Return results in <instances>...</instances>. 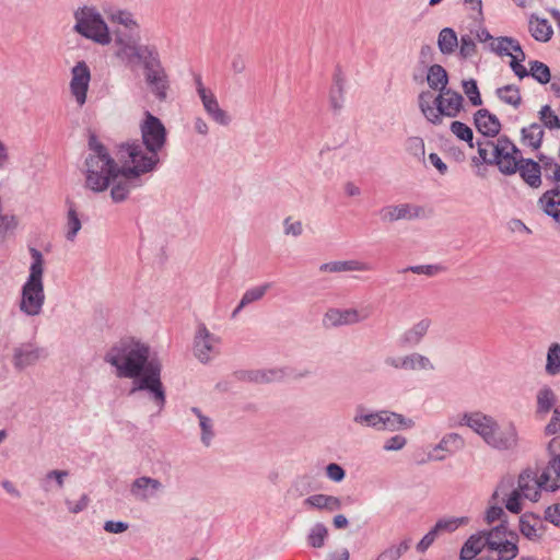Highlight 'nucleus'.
Instances as JSON below:
<instances>
[{
    "instance_id": "19",
    "label": "nucleus",
    "mask_w": 560,
    "mask_h": 560,
    "mask_svg": "<svg viewBox=\"0 0 560 560\" xmlns=\"http://www.w3.org/2000/svg\"><path fill=\"white\" fill-rule=\"evenodd\" d=\"M44 354L35 343L25 342L14 348L13 364L18 370L34 365Z\"/></svg>"
},
{
    "instance_id": "3",
    "label": "nucleus",
    "mask_w": 560,
    "mask_h": 560,
    "mask_svg": "<svg viewBox=\"0 0 560 560\" xmlns=\"http://www.w3.org/2000/svg\"><path fill=\"white\" fill-rule=\"evenodd\" d=\"M30 253L32 264L30 266L27 280L22 287L19 307L20 311L27 316H37L42 313L45 303L43 282L44 257L36 248H31Z\"/></svg>"
},
{
    "instance_id": "10",
    "label": "nucleus",
    "mask_w": 560,
    "mask_h": 560,
    "mask_svg": "<svg viewBox=\"0 0 560 560\" xmlns=\"http://www.w3.org/2000/svg\"><path fill=\"white\" fill-rule=\"evenodd\" d=\"M490 49L498 56L511 57L510 67L517 78L524 79L525 77H528L526 67L522 65L525 60V52L523 51L518 40L508 36L498 37L495 40L490 43Z\"/></svg>"
},
{
    "instance_id": "9",
    "label": "nucleus",
    "mask_w": 560,
    "mask_h": 560,
    "mask_svg": "<svg viewBox=\"0 0 560 560\" xmlns=\"http://www.w3.org/2000/svg\"><path fill=\"white\" fill-rule=\"evenodd\" d=\"M547 453L548 463L539 474L537 472V477L544 491L556 492L560 489V436L550 440Z\"/></svg>"
},
{
    "instance_id": "59",
    "label": "nucleus",
    "mask_w": 560,
    "mask_h": 560,
    "mask_svg": "<svg viewBox=\"0 0 560 560\" xmlns=\"http://www.w3.org/2000/svg\"><path fill=\"white\" fill-rule=\"evenodd\" d=\"M440 530L436 529V525H434L429 533H427L423 538L419 541L417 545V550L419 552H424L436 539L439 536Z\"/></svg>"
},
{
    "instance_id": "4",
    "label": "nucleus",
    "mask_w": 560,
    "mask_h": 560,
    "mask_svg": "<svg viewBox=\"0 0 560 560\" xmlns=\"http://www.w3.org/2000/svg\"><path fill=\"white\" fill-rule=\"evenodd\" d=\"M480 161L487 164H495L501 173L512 175L517 172V164L522 163V152L505 136L495 140L477 142Z\"/></svg>"
},
{
    "instance_id": "60",
    "label": "nucleus",
    "mask_w": 560,
    "mask_h": 560,
    "mask_svg": "<svg viewBox=\"0 0 560 560\" xmlns=\"http://www.w3.org/2000/svg\"><path fill=\"white\" fill-rule=\"evenodd\" d=\"M544 517L557 527H560V503H555L546 508Z\"/></svg>"
},
{
    "instance_id": "20",
    "label": "nucleus",
    "mask_w": 560,
    "mask_h": 560,
    "mask_svg": "<svg viewBox=\"0 0 560 560\" xmlns=\"http://www.w3.org/2000/svg\"><path fill=\"white\" fill-rule=\"evenodd\" d=\"M113 187L110 190V197L115 202H121L127 199L131 188L141 185L139 177L133 174H127V170L121 168L119 176L112 180Z\"/></svg>"
},
{
    "instance_id": "56",
    "label": "nucleus",
    "mask_w": 560,
    "mask_h": 560,
    "mask_svg": "<svg viewBox=\"0 0 560 560\" xmlns=\"http://www.w3.org/2000/svg\"><path fill=\"white\" fill-rule=\"evenodd\" d=\"M459 44V54L463 58H470L477 51V46L474 39L469 35H463L460 37Z\"/></svg>"
},
{
    "instance_id": "37",
    "label": "nucleus",
    "mask_w": 560,
    "mask_h": 560,
    "mask_svg": "<svg viewBox=\"0 0 560 560\" xmlns=\"http://www.w3.org/2000/svg\"><path fill=\"white\" fill-rule=\"evenodd\" d=\"M438 46L442 54H453L458 46V38L455 31L451 27L443 28L438 37Z\"/></svg>"
},
{
    "instance_id": "64",
    "label": "nucleus",
    "mask_w": 560,
    "mask_h": 560,
    "mask_svg": "<svg viewBox=\"0 0 560 560\" xmlns=\"http://www.w3.org/2000/svg\"><path fill=\"white\" fill-rule=\"evenodd\" d=\"M284 231L285 234H291L293 236H299L302 234V223L300 221L291 222V219L288 218L284 221Z\"/></svg>"
},
{
    "instance_id": "23",
    "label": "nucleus",
    "mask_w": 560,
    "mask_h": 560,
    "mask_svg": "<svg viewBox=\"0 0 560 560\" xmlns=\"http://www.w3.org/2000/svg\"><path fill=\"white\" fill-rule=\"evenodd\" d=\"M161 488L162 485L159 480L150 477H140L132 482L130 491L137 499L145 501L153 497Z\"/></svg>"
},
{
    "instance_id": "54",
    "label": "nucleus",
    "mask_w": 560,
    "mask_h": 560,
    "mask_svg": "<svg viewBox=\"0 0 560 560\" xmlns=\"http://www.w3.org/2000/svg\"><path fill=\"white\" fill-rule=\"evenodd\" d=\"M451 131L460 140L468 142L470 148H474L472 143V130L466 124L462 121H453L451 124Z\"/></svg>"
},
{
    "instance_id": "53",
    "label": "nucleus",
    "mask_w": 560,
    "mask_h": 560,
    "mask_svg": "<svg viewBox=\"0 0 560 560\" xmlns=\"http://www.w3.org/2000/svg\"><path fill=\"white\" fill-rule=\"evenodd\" d=\"M463 91L474 106L482 104V100L477 86V82L474 79L463 81Z\"/></svg>"
},
{
    "instance_id": "17",
    "label": "nucleus",
    "mask_w": 560,
    "mask_h": 560,
    "mask_svg": "<svg viewBox=\"0 0 560 560\" xmlns=\"http://www.w3.org/2000/svg\"><path fill=\"white\" fill-rule=\"evenodd\" d=\"M118 49L117 56L126 61L127 63H137L142 62L143 67L145 66V61L153 58L158 52L153 48L149 46H138L136 44H127L121 39L117 40Z\"/></svg>"
},
{
    "instance_id": "18",
    "label": "nucleus",
    "mask_w": 560,
    "mask_h": 560,
    "mask_svg": "<svg viewBox=\"0 0 560 560\" xmlns=\"http://www.w3.org/2000/svg\"><path fill=\"white\" fill-rule=\"evenodd\" d=\"M524 499L537 502L544 489L540 486L537 472L532 469L523 470L517 478V488Z\"/></svg>"
},
{
    "instance_id": "5",
    "label": "nucleus",
    "mask_w": 560,
    "mask_h": 560,
    "mask_svg": "<svg viewBox=\"0 0 560 560\" xmlns=\"http://www.w3.org/2000/svg\"><path fill=\"white\" fill-rule=\"evenodd\" d=\"M463 421L494 448L509 450L516 445L515 429L513 427L500 429L491 417L472 412L464 415Z\"/></svg>"
},
{
    "instance_id": "27",
    "label": "nucleus",
    "mask_w": 560,
    "mask_h": 560,
    "mask_svg": "<svg viewBox=\"0 0 560 560\" xmlns=\"http://www.w3.org/2000/svg\"><path fill=\"white\" fill-rule=\"evenodd\" d=\"M420 211L421 210L417 207H412L408 203H402L398 206L386 207L382 209L381 214L383 219L396 221L400 219H411L418 217Z\"/></svg>"
},
{
    "instance_id": "2",
    "label": "nucleus",
    "mask_w": 560,
    "mask_h": 560,
    "mask_svg": "<svg viewBox=\"0 0 560 560\" xmlns=\"http://www.w3.org/2000/svg\"><path fill=\"white\" fill-rule=\"evenodd\" d=\"M84 167L85 186L94 192L105 191L121 172V167L94 133H90L89 137V153Z\"/></svg>"
},
{
    "instance_id": "48",
    "label": "nucleus",
    "mask_w": 560,
    "mask_h": 560,
    "mask_svg": "<svg viewBox=\"0 0 560 560\" xmlns=\"http://www.w3.org/2000/svg\"><path fill=\"white\" fill-rule=\"evenodd\" d=\"M410 547V539L393 545L382 551L375 560H398Z\"/></svg>"
},
{
    "instance_id": "61",
    "label": "nucleus",
    "mask_w": 560,
    "mask_h": 560,
    "mask_svg": "<svg viewBox=\"0 0 560 560\" xmlns=\"http://www.w3.org/2000/svg\"><path fill=\"white\" fill-rule=\"evenodd\" d=\"M547 435L560 436V410L556 408L549 423L545 428Z\"/></svg>"
},
{
    "instance_id": "11",
    "label": "nucleus",
    "mask_w": 560,
    "mask_h": 560,
    "mask_svg": "<svg viewBox=\"0 0 560 560\" xmlns=\"http://www.w3.org/2000/svg\"><path fill=\"white\" fill-rule=\"evenodd\" d=\"M144 116V120L140 124L141 143L159 153L166 142V129L150 112H145Z\"/></svg>"
},
{
    "instance_id": "51",
    "label": "nucleus",
    "mask_w": 560,
    "mask_h": 560,
    "mask_svg": "<svg viewBox=\"0 0 560 560\" xmlns=\"http://www.w3.org/2000/svg\"><path fill=\"white\" fill-rule=\"evenodd\" d=\"M483 535L486 546L491 550L498 549L501 546L502 541L508 540L505 536V529L501 527H495L494 529Z\"/></svg>"
},
{
    "instance_id": "7",
    "label": "nucleus",
    "mask_w": 560,
    "mask_h": 560,
    "mask_svg": "<svg viewBox=\"0 0 560 560\" xmlns=\"http://www.w3.org/2000/svg\"><path fill=\"white\" fill-rule=\"evenodd\" d=\"M121 168L127 170V174L140 176L152 172L160 163L159 153L144 147L139 141L121 143L117 152Z\"/></svg>"
},
{
    "instance_id": "43",
    "label": "nucleus",
    "mask_w": 560,
    "mask_h": 560,
    "mask_svg": "<svg viewBox=\"0 0 560 560\" xmlns=\"http://www.w3.org/2000/svg\"><path fill=\"white\" fill-rule=\"evenodd\" d=\"M434 366L429 360V358L413 352L408 355H405V370L415 371V370H433Z\"/></svg>"
},
{
    "instance_id": "58",
    "label": "nucleus",
    "mask_w": 560,
    "mask_h": 560,
    "mask_svg": "<svg viewBox=\"0 0 560 560\" xmlns=\"http://www.w3.org/2000/svg\"><path fill=\"white\" fill-rule=\"evenodd\" d=\"M523 498L522 493L517 490V489H514L508 497L506 501H505V508L511 512V513H515V514H518L523 506H522V502H521V499Z\"/></svg>"
},
{
    "instance_id": "22",
    "label": "nucleus",
    "mask_w": 560,
    "mask_h": 560,
    "mask_svg": "<svg viewBox=\"0 0 560 560\" xmlns=\"http://www.w3.org/2000/svg\"><path fill=\"white\" fill-rule=\"evenodd\" d=\"M475 125L477 130L487 137H495L501 129V124L497 116L487 109H479L475 114Z\"/></svg>"
},
{
    "instance_id": "44",
    "label": "nucleus",
    "mask_w": 560,
    "mask_h": 560,
    "mask_svg": "<svg viewBox=\"0 0 560 560\" xmlns=\"http://www.w3.org/2000/svg\"><path fill=\"white\" fill-rule=\"evenodd\" d=\"M546 373L555 376L560 373V345L555 342L548 349Z\"/></svg>"
},
{
    "instance_id": "21",
    "label": "nucleus",
    "mask_w": 560,
    "mask_h": 560,
    "mask_svg": "<svg viewBox=\"0 0 560 560\" xmlns=\"http://www.w3.org/2000/svg\"><path fill=\"white\" fill-rule=\"evenodd\" d=\"M431 327L430 318H422L416 324H413L409 329H407L399 338V345L405 348L416 347L419 345L429 328Z\"/></svg>"
},
{
    "instance_id": "28",
    "label": "nucleus",
    "mask_w": 560,
    "mask_h": 560,
    "mask_svg": "<svg viewBox=\"0 0 560 560\" xmlns=\"http://www.w3.org/2000/svg\"><path fill=\"white\" fill-rule=\"evenodd\" d=\"M412 427L413 421L411 419L405 418L400 413L383 410L381 430L394 432L402 429H409Z\"/></svg>"
},
{
    "instance_id": "39",
    "label": "nucleus",
    "mask_w": 560,
    "mask_h": 560,
    "mask_svg": "<svg viewBox=\"0 0 560 560\" xmlns=\"http://www.w3.org/2000/svg\"><path fill=\"white\" fill-rule=\"evenodd\" d=\"M354 422L364 424L366 427L381 430L383 420V410L377 412H365L364 408L360 407L357 409V413L353 418Z\"/></svg>"
},
{
    "instance_id": "16",
    "label": "nucleus",
    "mask_w": 560,
    "mask_h": 560,
    "mask_svg": "<svg viewBox=\"0 0 560 560\" xmlns=\"http://www.w3.org/2000/svg\"><path fill=\"white\" fill-rule=\"evenodd\" d=\"M220 338L210 334L205 325H200L195 337V354L201 362H208L219 353Z\"/></svg>"
},
{
    "instance_id": "13",
    "label": "nucleus",
    "mask_w": 560,
    "mask_h": 560,
    "mask_svg": "<svg viewBox=\"0 0 560 560\" xmlns=\"http://www.w3.org/2000/svg\"><path fill=\"white\" fill-rule=\"evenodd\" d=\"M371 308L363 306L360 308H330L324 316V324L327 327H337L343 325H353L366 320L371 316Z\"/></svg>"
},
{
    "instance_id": "31",
    "label": "nucleus",
    "mask_w": 560,
    "mask_h": 560,
    "mask_svg": "<svg viewBox=\"0 0 560 560\" xmlns=\"http://www.w3.org/2000/svg\"><path fill=\"white\" fill-rule=\"evenodd\" d=\"M485 547L486 541L483 534L471 535L462 547L460 559L472 560L477 555H479Z\"/></svg>"
},
{
    "instance_id": "49",
    "label": "nucleus",
    "mask_w": 560,
    "mask_h": 560,
    "mask_svg": "<svg viewBox=\"0 0 560 560\" xmlns=\"http://www.w3.org/2000/svg\"><path fill=\"white\" fill-rule=\"evenodd\" d=\"M469 523V517L460 516V517H446L439 520L435 525L436 529L440 533H453L457 528L465 526Z\"/></svg>"
},
{
    "instance_id": "8",
    "label": "nucleus",
    "mask_w": 560,
    "mask_h": 560,
    "mask_svg": "<svg viewBox=\"0 0 560 560\" xmlns=\"http://www.w3.org/2000/svg\"><path fill=\"white\" fill-rule=\"evenodd\" d=\"M75 30L94 42L106 45L110 42L108 27L101 14L92 8H83L75 13Z\"/></svg>"
},
{
    "instance_id": "15",
    "label": "nucleus",
    "mask_w": 560,
    "mask_h": 560,
    "mask_svg": "<svg viewBox=\"0 0 560 560\" xmlns=\"http://www.w3.org/2000/svg\"><path fill=\"white\" fill-rule=\"evenodd\" d=\"M197 93L199 97L201 98L202 105L205 107V110L207 114L218 124L220 125H228L230 121V118L228 114L220 108L218 100L215 95L212 93L211 90L206 89L201 77L197 75L195 78Z\"/></svg>"
},
{
    "instance_id": "26",
    "label": "nucleus",
    "mask_w": 560,
    "mask_h": 560,
    "mask_svg": "<svg viewBox=\"0 0 560 560\" xmlns=\"http://www.w3.org/2000/svg\"><path fill=\"white\" fill-rule=\"evenodd\" d=\"M319 269L324 272L370 271L373 266L361 260H345L323 264Z\"/></svg>"
},
{
    "instance_id": "45",
    "label": "nucleus",
    "mask_w": 560,
    "mask_h": 560,
    "mask_svg": "<svg viewBox=\"0 0 560 560\" xmlns=\"http://www.w3.org/2000/svg\"><path fill=\"white\" fill-rule=\"evenodd\" d=\"M528 75H532L540 84H547L551 80L549 67L538 60L529 62Z\"/></svg>"
},
{
    "instance_id": "50",
    "label": "nucleus",
    "mask_w": 560,
    "mask_h": 560,
    "mask_svg": "<svg viewBox=\"0 0 560 560\" xmlns=\"http://www.w3.org/2000/svg\"><path fill=\"white\" fill-rule=\"evenodd\" d=\"M539 119L548 129H560V118L549 105H544L539 110Z\"/></svg>"
},
{
    "instance_id": "38",
    "label": "nucleus",
    "mask_w": 560,
    "mask_h": 560,
    "mask_svg": "<svg viewBox=\"0 0 560 560\" xmlns=\"http://www.w3.org/2000/svg\"><path fill=\"white\" fill-rule=\"evenodd\" d=\"M556 404V395L550 387H544L537 393V413L545 417Z\"/></svg>"
},
{
    "instance_id": "36",
    "label": "nucleus",
    "mask_w": 560,
    "mask_h": 560,
    "mask_svg": "<svg viewBox=\"0 0 560 560\" xmlns=\"http://www.w3.org/2000/svg\"><path fill=\"white\" fill-rule=\"evenodd\" d=\"M544 135L545 132L542 127L537 122H534L522 129L524 144L530 147L534 150L540 148Z\"/></svg>"
},
{
    "instance_id": "24",
    "label": "nucleus",
    "mask_w": 560,
    "mask_h": 560,
    "mask_svg": "<svg viewBox=\"0 0 560 560\" xmlns=\"http://www.w3.org/2000/svg\"><path fill=\"white\" fill-rule=\"evenodd\" d=\"M346 79L341 70H336L329 91V104L335 113H339L345 104Z\"/></svg>"
},
{
    "instance_id": "29",
    "label": "nucleus",
    "mask_w": 560,
    "mask_h": 560,
    "mask_svg": "<svg viewBox=\"0 0 560 560\" xmlns=\"http://www.w3.org/2000/svg\"><path fill=\"white\" fill-rule=\"evenodd\" d=\"M304 504L317 510H326L329 512L341 509V501L339 498L327 494H313L304 500Z\"/></svg>"
},
{
    "instance_id": "30",
    "label": "nucleus",
    "mask_w": 560,
    "mask_h": 560,
    "mask_svg": "<svg viewBox=\"0 0 560 560\" xmlns=\"http://www.w3.org/2000/svg\"><path fill=\"white\" fill-rule=\"evenodd\" d=\"M544 211L560 223V190L546 191L539 199Z\"/></svg>"
},
{
    "instance_id": "32",
    "label": "nucleus",
    "mask_w": 560,
    "mask_h": 560,
    "mask_svg": "<svg viewBox=\"0 0 560 560\" xmlns=\"http://www.w3.org/2000/svg\"><path fill=\"white\" fill-rule=\"evenodd\" d=\"M529 31L532 36L539 42H548L552 36V27L546 19L532 15L529 19Z\"/></svg>"
},
{
    "instance_id": "1",
    "label": "nucleus",
    "mask_w": 560,
    "mask_h": 560,
    "mask_svg": "<svg viewBox=\"0 0 560 560\" xmlns=\"http://www.w3.org/2000/svg\"><path fill=\"white\" fill-rule=\"evenodd\" d=\"M150 358L148 346L133 340H121L105 354V361L116 368L118 377L133 378L130 393L148 390L162 409L165 405V390L161 382V363Z\"/></svg>"
},
{
    "instance_id": "35",
    "label": "nucleus",
    "mask_w": 560,
    "mask_h": 560,
    "mask_svg": "<svg viewBox=\"0 0 560 560\" xmlns=\"http://www.w3.org/2000/svg\"><path fill=\"white\" fill-rule=\"evenodd\" d=\"M68 212H67V223H66V238L68 241H74L78 232L81 230V221L79 219V214L75 208V205L71 200H67Z\"/></svg>"
},
{
    "instance_id": "62",
    "label": "nucleus",
    "mask_w": 560,
    "mask_h": 560,
    "mask_svg": "<svg viewBox=\"0 0 560 560\" xmlns=\"http://www.w3.org/2000/svg\"><path fill=\"white\" fill-rule=\"evenodd\" d=\"M407 443V440L402 435H395L389 438L386 443L384 444L385 451H399L401 450Z\"/></svg>"
},
{
    "instance_id": "52",
    "label": "nucleus",
    "mask_w": 560,
    "mask_h": 560,
    "mask_svg": "<svg viewBox=\"0 0 560 560\" xmlns=\"http://www.w3.org/2000/svg\"><path fill=\"white\" fill-rule=\"evenodd\" d=\"M191 411L199 418L200 428L202 430L201 440L203 444L209 445L213 435V432L211 430V420L208 417L203 416L201 411L196 407L191 408Z\"/></svg>"
},
{
    "instance_id": "47",
    "label": "nucleus",
    "mask_w": 560,
    "mask_h": 560,
    "mask_svg": "<svg viewBox=\"0 0 560 560\" xmlns=\"http://www.w3.org/2000/svg\"><path fill=\"white\" fill-rule=\"evenodd\" d=\"M464 447V439L457 433L445 435L438 444L436 450H442L448 454H454Z\"/></svg>"
},
{
    "instance_id": "12",
    "label": "nucleus",
    "mask_w": 560,
    "mask_h": 560,
    "mask_svg": "<svg viewBox=\"0 0 560 560\" xmlns=\"http://www.w3.org/2000/svg\"><path fill=\"white\" fill-rule=\"evenodd\" d=\"M144 70L145 81L151 91L160 101H164L167 96L168 78L161 66L158 54L150 60L145 61Z\"/></svg>"
},
{
    "instance_id": "6",
    "label": "nucleus",
    "mask_w": 560,
    "mask_h": 560,
    "mask_svg": "<svg viewBox=\"0 0 560 560\" xmlns=\"http://www.w3.org/2000/svg\"><path fill=\"white\" fill-rule=\"evenodd\" d=\"M430 92L419 95V106L424 117L434 125L442 124V116L457 117L463 109L464 97L452 89L442 90L434 98V106L430 104Z\"/></svg>"
},
{
    "instance_id": "63",
    "label": "nucleus",
    "mask_w": 560,
    "mask_h": 560,
    "mask_svg": "<svg viewBox=\"0 0 560 560\" xmlns=\"http://www.w3.org/2000/svg\"><path fill=\"white\" fill-rule=\"evenodd\" d=\"M327 476L334 481H341L345 477V470L338 464H329L326 468Z\"/></svg>"
},
{
    "instance_id": "41",
    "label": "nucleus",
    "mask_w": 560,
    "mask_h": 560,
    "mask_svg": "<svg viewBox=\"0 0 560 560\" xmlns=\"http://www.w3.org/2000/svg\"><path fill=\"white\" fill-rule=\"evenodd\" d=\"M108 19L113 23L120 24L125 26L130 32L138 28V23L135 21L133 15L124 10H110L106 12Z\"/></svg>"
},
{
    "instance_id": "57",
    "label": "nucleus",
    "mask_w": 560,
    "mask_h": 560,
    "mask_svg": "<svg viewBox=\"0 0 560 560\" xmlns=\"http://www.w3.org/2000/svg\"><path fill=\"white\" fill-rule=\"evenodd\" d=\"M283 377V371L281 370H269V371H257L254 373L253 380L258 383L278 381Z\"/></svg>"
},
{
    "instance_id": "34",
    "label": "nucleus",
    "mask_w": 560,
    "mask_h": 560,
    "mask_svg": "<svg viewBox=\"0 0 560 560\" xmlns=\"http://www.w3.org/2000/svg\"><path fill=\"white\" fill-rule=\"evenodd\" d=\"M541 528V518L534 514H523L520 518L521 533L529 538L535 539L539 536L538 532Z\"/></svg>"
},
{
    "instance_id": "25",
    "label": "nucleus",
    "mask_w": 560,
    "mask_h": 560,
    "mask_svg": "<svg viewBox=\"0 0 560 560\" xmlns=\"http://www.w3.org/2000/svg\"><path fill=\"white\" fill-rule=\"evenodd\" d=\"M517 166V172L526 184L533 188L541 185V167L537 162L522 158V163Z\"/></svg>"
},
{
    "instance_id": "55",
    "label": "nucleus",
    "mask_w": 560,
    "mask_h": 560,
    "mask_svg": "<svg viewBox=\"0 0 560 560\" xmlns=\"http://www.w3.org/2000/svg\"><path fill=\"white\" fill-rule=\"evenodd\" d=\"M498 552V560H512L516 557L518 548L514 541L506 540L502 541L498 549H493Z\"/></svg>"
},
{
    "instance_id": "42",
    "label": "nucleus",
    "mask_w": 560,
    "mask_h": 560,
    "mask_svg": "<svg viewBox=\"0 0 560 560\" xmlns=\"http://www.w3.org/2000/svg\"><path fill=\"white\" fill-rule=\"evenodd\" d=\"M270 288H271V284H270V283H265V284H262V285H258V287H255V288H252V289L247 290V291L244 293V295H243V298H242V300H241V302H240L238 306H237V307H236V310L233 312V316H235V315H236V313H237L242 307H244L245 305L250 304V303H253V302H255V301L260 300V299L266 294V292H267Z\"/></svg>"
},
{
    "instance_id": "14",
    "label": "nucleus",
    "mask_w": 560,
    "mask_h": 560,
    "mask_svg": "<svg viewBox=\"0 0 560 560\" xmlns=\"http://www.w3.org/2000/svg\"><path fill=\"white\" fill-rule=\"evenodd\" d=\"M91 72L84 61L78 62L71 70L70 91L79 106L86 102Z\"/></svg>"
},
{
    "instance_id": "46",
    "label": "nucleus",
    "mask_w": 560,
    "mask_h": 560,
    "mask_svg": "<svg viewBox=\"0 0 560 560\" xmlns=\"http://www.w3.org/2000/svg\"><path fill=\"white\" fill-rule=\"evenodd\" d=\"M328 536V529L323 523H316L307 535V542L313 548H322Z\"/></svg>"
},
{
    "instance_id": "33",
    "label": "nucleus",
    "mask_w": 560,
    "mask_h": 560,
    "mask_svg": "<svg viewBox=\"0 0 560 560\" xmlns=\"http://www.w3.org/2000/svg\"><path fill=\"white\" fill-rule=\"evenodd\" d=\"M427 82L431 89L439 92L447 89L448 75L446 70L441 65L431 66L428 70Z\"/></svg>"
},
{
    "instance_id": "40",
    "label": "nucleus",
    "mask_w": 560,
    "mask_h": 560,
    "mask_svg": "<svg viewBox=\"0 0 560 560\" xmlns=\"http://www.w3.org/2000/svg\"><path fill=\"white\" fill-rule=\"evenodd\" d=\"M497 96L505 104L511 105L514 108L520 107L522 104V96L520 89L516 85H505L497 89Z\"/></svg>"
}]
</instances>
